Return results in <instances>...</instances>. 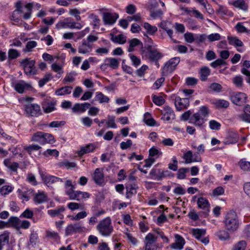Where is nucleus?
<instances>
[{
  "instance_id": "1",
  "label": "nucleus",
  "mask_w": 250,
  "mask_h": 250,
  "mask_svg": "<svg viewBox=\"0 0 250 250\" xmlns=\"http://www.w3.org/2000/svg\"><path fill=\"white\" fill-rule=\"evenodd\" d=\"M209 109L207 106L200 107L197 112L193 114L189 119V123L196 126L202 127L207 121Z\"/></svg>"
},
{
  "instance_id": "2",
  "label": "nucleus",
  "mask_w": 250,
  "mask_h": 250,
  "mask_svg": "<svg viewBox=\"0 0 250 250\" xmlns=\"http://www.w3.org/2000/svg\"><path fill=\"white\" fill-rule=\"evenodd\" d=\"M30 140L32 142L38 143L41 145L52 144L55 142L54 138L52 134L41 131L34 133Z\"/></svg>"
},
{
  "instance_id": "3",
  "label": "nucleus",
  "mask_w": 250,
  "mask_h": 250,
  "mask_svg": "<svg viewBox=\"0 0 250 250\" xmlns=\"http://www.w3.org/2000/svg\"><path fill=\"white\" fill-rule=\"evenodd\" d=\"M97 229L102 236H110L113 231L111 219L106 217L101 220L97 225Z\"/></svg>"
},
{
  "instance_id": "4",
  "label": "nucleus",
  "mask_w": 250,
  "mask_h": 250,
  "mask_svg": "<svg viewBox=\"0 0 250 250\" xmlns=\"http://www.w3.org/2000/svg\"><path fill=\"white\" fill-rule=\"evenodd\" d=\"M224 223L226 228L229 231H234L238 228V221L236 213L234 211L228 212L225 217Z\"/></svg>"
},
{
  "instance_id": "5",
  "label": "nucleus",
  "mask_w": 250,
  "mask_h": 250,
  "mask_svg": "<svg viewBox=\"0 0 250 250\" xmlns=\"http://www.w3.org/2000/svg\"><path fill=\"white\" fill-rule=\"evenodd\" d=\"M21 65L23 67L24 73L31 76L37 73V70L35 66V61L30 58H26L21 62Z\"/></svg>"
},
{
  "instance_id": "6",
  "label": "nucleus",
  "mask_w": 250,
  "mask_h": 250,
  "mask_svg": "<svg viewBox=\"0 0 250 250\" xmlns=\"http://www.w3.org/2000/svg\"><path fill=\"white\" fill-rule=\"evenodd\" d=\"M180 61V59L178 57H175L170 59L162 68L163 75L167 76L171 73L175 69Z\"/></svg>"
},
{
  "instance_id": "7",
  "label": "nucleus",
  "mask_w": 250,
  "mask_h": 250,
  "mask_svg": "<svg viewBox=\"0 0 250 250\" xmlns=\"http://www.w3.org/2000/svg\"><path fill=\"white\" fill-rule=\"evenodd\" d=\"M247 100V95L243 92H234L231 96V102L237 105L241 106L243 105L246 103Z\"/></svg>"
},
{
  "instance_id": "8",
  "label": "nucleus",
  "mask_w": 250,
  "mask_h": 250,
  "mask_svg": "<svg viewBox=\"0 0 250 250\" xmlns=\"http://www.w3.org/2000/svg\"><path fill=\"white\" fill-rule=\"evenodd\" d=\"M25 113L28 115L37 117L41 114L40 106L36 104H28L24 106Z\"/></svg>"
},
{
  "instance_id": "9",
  "label": "nucleus",
  "mask_w": 250,
  "mask_h": 250,
  "mask_svg": "<svg viewBox=\"0 0 250 250\" xmlns=\"http://www.w3.org/2000/svg\"><path fill=\"white\" fill-rule=\"evenodd\" d=\"M92 180L94 183L99 186H102L104 183V175L103 169L97 168L92 175Z\"/></svg>"
},
{
  "instance_id": "10",
  "label": "nucleus",
  "mask_w": 250,
  "mask_h": 250,
  "mask_svg": "<svg viewBox=\"0 0 250 250\" xmlns=\"http://www.w3.org/2000/svg\"><path fill=\"white\" fill-rule=\"evenodd\" d=\"M12 86L19 93H23L25 90L32 88L31 85L23 80H20L12 83Z\"/></svg>"
},
{
  "instance_id": "11",
  "label": "nucleus",
  "mask_w": 250,
  "mask_h": 250,
  "mask_svg": "<svg viewBox=\"0 0 250 250\" xmlns=\"http://www.w3.org/2000/svg\"><path fill=\"white\" fill-rule=\"evenodd\" d=\"M183 158L185 160V164H188L193 162H201L202 158L197 154H193L191 150H188L184 153Z\"/></svg>"
},
{
  "instance_id": "12",
  "label": "nucleus",
  "mask_w": 250,
  "mask_h": 250,
  "mask_svg": "<svg viewBox=\"0 0 250 250\" xmlns=\"http://www.w3.org/2000/svg\"><path fill=\"white\" fill-rule=\"evenodd\" d=\"M41 177L44 183L47 186L50 187L51 185L57 182L62 183V180L59 177L52 175H45L42 172H40Z\"/></svg>"
},
{
  "instance_id": "13",
  "label": "nucleus",
  "mask_w": 250,
  "mask_h": 250,
  "mask_svg": "<svg viewBox=\"0 0 250 250\" xmlns=\"http://www.w3.org/2000/svg\"><path fill=\"white\" fill-rule=\"evenodd\" d=\"M189 105V100L188 98H181L177 96L175 99V105L177 110L180 111L185 109Z\"/></svg>"
},
{
  "instance_id": "14",
  "label": "nucleus",
  "mask_w": 250,
  "mask_h": 250,
  "mask_svg": "<svg viewBox=\"0 0 250 250\" xmlns=\"http://www.w3.org/2000/svg\"><path fill=\"white\" fill-rule=\"evenodd\" d=\"M163 116L162 119L167 121L173 120L175 118V115L173 110L168 106H165L162 111Z\"/></svg>"
},
{
  "instance_id": "15",
  "label": "nucleus",
  "mask_w": 250,
  "mask_h": 250,
  "mask_svg": "<svg viewBox=\"0 0 250 250\" xmlns=\"http://www.w3.org/2000/svg\"><path fill=\"white\" fill-rule=\"evenodd\" d=\"M93 48V44L87 42L86 40H83L82 43L78 46V52L82 54L90 53Z\"/></svg>"
},
{
  "instance_id": "16",
  "label": "nucleus",
  "mask_w": 250,
  "mask_h": 250,
  "mask_svg": "<svg viewBox=\"0 0 250 250\" xmlns=\"http://www.w3.org/2000/svg\"><path fill=\"white\" fill-rule=\"evenodd\" d=\"M103 21L105 24H112L115 22L118 18V15L116 13H104L103 16Z\"/></svg>"
},
{
  "instance_id": "17",
  "label": "nucleus",
  "mask_w": 250,
  "mask_h": 250,
  "mask_svg": "<svg viewBox=\"0 0 250 250\" xmlns=\"http://www.w3.org/2000/svg\"><path fill=\"white\" fill-rule=\"evenodd\" d=\"M146 55L148 59L152 61H157L162 57V54L156 49L148 47Z\"/></svg>"
},
{
  "instance_id": "18",
  "label": "nucleus",
  "mask_w": 250,
  "mask_h": 250,
  "mask_svg": "<svg viewBox=\"0 0 250 250\" xmlns=\"http://www.w3.org/2000/svg\"><path fill=\"white\" fill-rule=\"evenodd\" d=\"M138 186L135 184H129L126 185L125 197L127 199L131 198L133 195L137 193Z\"/></svg>"
},
{
  "instance_id": "19",
  "label": "nucleus",
  "mask_w": 250,
  "mask_h": 250,
  "mask_svg": "<svg viewBox=\"0 0 250 250\" xmlns=\"http://www.w3.org/2000/svg\"><path fill=\"white\" fill-rule=\"evenodd\" d=\"M90 106V104L88 103H84L83 104H75L72 108V110L74 113L85 112L87 109Z\"/></svg>"
},
{
  "instance_id": "20",
  "label": "nucleus",
  "mask_w": 250,
  "mask_h": 250,
  "mask_svg": "<svg viewBox=\"0 0 250 250\" xmlns=\"http://www.w3.org/2000/svg\"><path fill=\"white\" fill-rule=\"evenodd\" d=\"M146 243L145 244V250H152L151 247L153 244L156 242L157 237L151 233H148L145 237Z\"/></svg>"
},
{
  "instance_id": "21",
  "label": "nucleus",
  "mask_w": 250,
  "mask_h": 250,
  "mask_svg": "<svg viewBox=\"0 0 250 250\" xmlns=\"http://www.w3.org/2000/svg\"><path fill=\"white\" fill-rule=\"evenodd\" d=\"M73 21H71L70 18H67L63 21L58 22L56 24V27L59 29L62 28H70L73 29L74 26H72Z\"/></svg>"
},
{
  "instance_id": "22",
  "label": "nucleus",
  "mask_w": 250,
  "mask_h": 250,
  "mask_svg": "<svg viewBox=\"0 0 250 250\" xmlns=\"http://www.w3.org/2000/svg\"><path fill=\"white\" fill-rule=\"evenodd\" d=\"M96 146L94 144H89L85 146H82L80 150L78 151V154L79 156L93 151Z\"/></svg>"
},
{
  "instance_id": "23",
  "label": "nucleus",
  "mask_w": 250,
  "mask_h": 250,
  "mask_svg": "<svg viewBox=\"0 0 250 250\" xmlns=\"http://www.w3.org/2000/svg\"><path fill=\"white\" fill-rule=\"evenodd\" d=\"M229 4L234 6L236 8H239L244 11H247L248 8V5L246 3L245 0H236L229 1Z\"/></svg>"
},
{
  "instance_id": "24",
  "label": "nucleus",
  "mask_w": 250,
  "mask_h": 250,
  "mask_svg": "<svg viewBox=\"0 0 250 250\" xmlns=\"http://www.w3.org/2000/svg\"><path fill=\"white\" fill-rule=\"evenodd\" d=\"M47 199V194L43 191H39L36 193L34 197V202L37 204H42L45 202Z\"/></svg>"
},
{
  "instance_id": "25",
  "label": "nucleus",
  "mask_w": 250,
  "mask_h": 250,
  "mask_svg": "<svg viewBox=\"0 0 250 250\" xmlns=\"http://www.w3.org/2000/svg\"><path fill=\"white\" fill-rule=\"evenodd\" d=\"M198 207L201 209H204L205 211H209V204L208 200L204 197H200L197 200Z\"/></svg>"
},
{
  "instance_id": "26",
  "label": "nucleus",
  "mask_w": 250,
  "mask_h": 250,
  "mask_svg": "<svg viewBox=\"0 0 250 250\" xmlns=\"http://www.w3.org/2000/svg\"><path fill=\"white\" fill-rule=\"evenodd\" d=\"M42 107L45 113H50L56 109L55 103L52 102L44 101L42 104Z\"/></svg>"
},
{
  "instance_id": "27",
  "label": "nucleus",
  "mask_w": 250,
  "mask_h": 250,
  "mask_svg": "<svg viewBox=\"0 0 250 250\" xmlns=\"http://www.w3.org/2000/svg\"><path fill=\"white\" fill-rule=\"evenodd\" d=\"M10 233L5 231L0 235V250H2L3 246L9 243Z\"/></svg>"
},
{
  "instance_id": "28",
  "label": "nucleus",
  "mask_w": 250,
  "mask_h": 250,
  "mask_svg": "<svg viewBox=\"0 0 250 250\" xmlns=\"http://www.w3.org/2000/svg\"><path fill=\"white\" fill-rule=\"evenodd\" d=\"M212 104L218 108H227L229 104V102L224 99H216Z\"/></svg>"
},
{
  "instance_id": "29",
  "label": "nucleus",
  "mask_w": 250,
  "mask_h": 250,
  "mask_svg": "<svg viewBox=\"0 0 250 250\" xmlns=\"http://www.w3.org/2000/svg\"><path fill=\"white\" fill-rule=\"evenodd\" d=\"M200 79L202 81H205L207 80L208 77L210 75V70L207 66H204L200 69L199 71Z\"/></svg>"
},
{
  "instance_id": "30",
  "label": "nucleus",
  "mask_w": 250,
  "mask_h": 250,
  "mask_svg": "<svg viewBox=\"0 0 250 250\" xmlns=\"http://www.w3.org/2000/svg\"><path fill=\"white\" fill-rule=\"evenodd\" d=\"M215 235L221 241H226L229 239L230 236L228 232L225 230H220L215 233Z\"/></svg>"
},
{
  "instance_id": "31",
  "label": "nucleus",
  "mask_w": 250,
  "mask_h": 250,
  "mask_svg": "<svg viewBox=\"0 0 250 250\" xmlns=\"http://www.w3.org/2000/svg\"><path fill=\"white\" fill-rule=\"evenodd\" d=\"M76 193L73 200H76L78 201H83V199L88 198L90 197L89 193L87 192L77 190L76 191Z\"/></svg>"
},
{
  "instance_id": "32",
  "label": "nucleus",
  "mask_w": 250,
  "mask_h": 250,
  "mask_svg": "<svg viewBox=\"0 0 250 250\" xmlns=\"http://www.w3.org/2000/svg\"><path fill=\"white\" fill-rule=\"evenodd\" d=\"M72 87L67 86L61 87L55 91V94L57 96H62L65 94H69L71 92Z\"/></svg>"
},
{
  "instance_id": "33",
  "label": "nucleus",
  "mask_w": 250,
  "mask_h": 250,
  "mask_svg": "<svg viewBox=\"0 0 250 250\" xmlns=\"http://www.w3.org/2000/svg\"><path fill=\"white\" fill-rule=\"evenodd\" d=\"M239 139L238 135L235 132H230L226 141V144H231L236 143Z\"/></svg>"
},
{
  "instance_id": "34",
  "label": "nucleus",
  "mask_w": 250,
  "mask_h": 250,
  "mask_svg": "<svg viewBox=\"0 0 250 250\" xmlns=\"http://www.w3.org/2000/svg\"><path fill=\"white\" fill-rule=\"evenodd\" d=\"M95 99L99 101L100 104L108 103L109 101V98L101 92H96Z\"/></svg>"
},
{
  "instance_id": "35",
  "label": "nucleus",
  "mask_w": 250,
  "mask_h": 250,
  "mask_svg": "<svg viewBox=\"0 0 250 250\" xmlns=\"http://www.w3.org/2000/svg\"><path fill=\"white\" fill-rule=\"evenodd\" d=\"M89 19L91 21V23L93 26L94 28L99 27L100 25L101 20L98 16L91 14L89 16Z\"/></svg>"
},
{
  "instance_id": "36",
  "label": "nucleus",
  "mask_w": 250,
  "mask_h": 250,
  "mask_svg": "<svg viewBox=\"0 0 250 250\" xmlns=\"http://www.w3.org/2000/svg\"><path fill=\"white\" fill-rule=\"evenodd\" d=\"M206 232V229H193L192 230V234L198 240H200L202 236L205 235Z\"/></svg>"
},
{
  "instance_id": "37",
  "label": "nucleus",
  "mask_w": 250,
  "mask_h": 250,
  "mask_svg": "<svg viewBox=\"0 0 250 250\" xmlns=\"http://www.w3.org/2000/svg\"><path fill=\"white\" fill-rule=\"evenodd\" d=\"M228 40L229 44L237 46H242L243 45V42L236 37H228Z\"/></svg>"
},
{
  "instance_id": "38",
  "label": "nucleus",
  "mask_w": 250,
  "mask_h": 250,
  "mask_svg": "<svg viewBox=\"0 0 250 250\" xmlns=\"http://www.w3.org/2000/svg\"><path fill=\"white\" fill-rule=\"evenodd\" d=\"M108 66L112 69H116L119 65V61L114 58H109L105 60Z\"/></svg>"
},
{
  "instance_id": "39",
  "label": "nucleus",
  "mask_w": 250,
  "mask_h": 250,
  "mask_svg": "<svg viewBox=\"0 0 250 250\" xmlns=\"http://www.w3.org/2000/svg\"><path fill=\"white\" fill-rule=\"evenodd\" d=\"M144 121L145 123L149 126H154L156 125L155 121L151 117V115L148 113H146L144 115Z\"/></svg>"
},
{
  "instance_id": "40",
  "label": "nucleus",
  "mask_w": 250,
  "mask_h": 250,
  "mask_svg": "<svg viewBox=\"0 0 250 250\" xmlns=\"http://www.w3.org/2000/svg\"><path fill=\"white\" fill-rule=\"evenodd\" d=\"M144 27L146 30L147 33L149 35H152L157 31V27L155 26H152L148 22H145Z\"/></svg>"
},
{
  "instance_id": "41",
  "label": "nucleus",
  "mask_w": 250,
  "mask_h": 250,
  "mask_svg": "<svg viewBox=\"0 0 250 250\" xmlns=\"http://www.w3.org/2000/svg\"><path fill=\"white\" fill-rule=\"evenodd\" d=\"M126 37L123 35L120 34L115 36L112 37L111 38L112 41L115 43L119 44H124L126 42Z\"/></svg>"
},
{
  "instance_id": "42",
  "label": "nucleus",
  "mask_w": 250,
  "mask_h": 250,
  "mask_svg": "<svg viewBox=\"0 0 250 250\" xmlns=\"http://www.w3.org/2000/svg\"><path fill=\"white\" fill-rule=\"evenodd\" d=\"M20 219L17 217H11L8 219V222L10 227H13L17 229H19V226Z\"/></svg>"
},
{
  "instance_id": "43",
  "label": "nucleus",
  "mask_w": 250,
  "mask_h": 250,
  "mask_svg": "<svg viewBox=\"0 0 250 250\" xmlns=\"http://www.w3.org/2000/svg\"><path fill=\"white\" fill-rule=\"evenodd\" d=\"M128 43L129 45L128 48V51L131 52L134 51V47L139 45L141 43V42L139 40L135 38L129 41Z\"/></svg>"
},
{
  "instance_id": "44",
  "label": "nucleus",
  "mask_w": 250,
  "mask_h": 250,
  "mask_svg": "<svg viewBox=\"0 0 250 250\" xmlns=\"http://www.w3.org/2000/svg\"><path fill=\"white\" fill-rule=\"evenodd\" d=\"M239 165L241 169L244 171H248L250 169V162L242 159L239 162Z\"/></svg>"
},
{
  "instance_id": "45",
  "label": "nucleus",
  "mask_w": 250,
  "mask_h": 250,
  "mask_svg": "<svg viewBox=\"0 0 250 250\" xmlns=\"http://www.w3.org/2000/svg\"><path fill=\"white\" fill-rule=\"evenodd\" d=\"M232 82L234 85L238 88H241L243 86V79L241 76H235L233 78Z\"/></svg>"
},
{
  "instance_id": "46",
  "label": "nucleus",
  "mask_w": 250,
  "mask_h": 250,
  "mask_svg": "<svg viewBox=\"0 0 250 250\" xmlns=\"http://www.w3.org/2000/svg\"><path fill=\"white\" fill-rule=\"evenodd\" d=\"M87 215V213L85 211H82L78 213L75 216H70L71 220L78 221L81 219L86 217Z\"/></svg>"
},
{
  "instance_id": "47",
  "label": "nucleus",
  "mask_w": 250,
  "mask_h": 250,
  "mask_svg": "<svg viewBox=\"0 0 250 250\" xmlns=\"http://www.w3.org/2000/svg\"><path fill=\"white\" fill-rule=\"evenodd\" d=\"M45 232L46 237L47 238L56 240L60 239V236L59 234L55 231L47 230H46Z\"/></svg>"
},
{
  "instance_id": "48",
  "label": "nucleus",
  "mask_w": 250,
  "mask_h": 250,
  "mask_svg": "<svg viewBox=\"0 0 250 250\" xmlns=\"http://www.w3.org/2000/svg\"><path fill=\"white\" fill-rule=\"evenodd\" d=\"M153 103L158 106L163 105L165 103V99L161 96L154 95L152 97Z\"/></svg>"
},
{
  "instance_id": "49",
  "label": "nucleus",
  "mask_w": 250,
  "mask_h": 250,
  "mask_svg": "<svg viewBox=\"0 0 250 250\" xmlns=\"http://www.w3.org/2000/svg\"><path fill=\"white\" fill-rule=\"evenodd\" d=\"M77 75L75 72H71L66 74L63 81L64 83H72L75 80L74 77Z\"/></svg>"
},
{
  "instance_id": "50",
  "label": "nucleus",
  "mask_w": 250,
  "mask_h": 250,
  "mask_svg": "<svg viewBox=\"0 0 250 250\" xmlns=\"http://www.w3.org/2000/svg\"><path fill=\"white\" fill-rule=\"evenodd\" d=\"M37 45V42L34 41L28 42L26 43L25 48L23 49V51L25 52H30L31 51L32 49L35 47Z\"/></svg>"
},
{
  "instance_id": "51",
  "label": "nucleus",
  "mask_w": 250,
  "mask_h": 250,
  "mask_svg": "<svg viewBox=\"0 0 250 250\" xmlns=\"http://www.w3.org/2000/svg\"><path fill=\"white\" fill-rule=\"evenodd\" d=\"M188 171V168H181L178 170L177 177L179 179H184L186 177V174Z\"/></svg>"
},
{
  "instance_id": "52",
  "label": "nucleus",
  "mask_w": 250,
  "mask_h": 250,
  "mask_svg": "<svg viewBox=\"0 0 250 250\" xmlns=\"http://www.w3.org/2000/svg\"><path fill=\"white\" fill-rule=\"evenodd\" d=\"M9 59H15L20 56V53L16 49H10L8 52Z\"/></svg>"
},
{
  "instance_id": "53",
  "label": "nucleus",
  "mask_w": 250,
  "mask_h": 250,
  "mask_svg": "<svg viewBox=\"0 0 250 250\" xmlns=\"http://www.w3.org/2000/svg\"><path fill=\"white\" fill-rule=\"evenodd\" d=\"M52 78V75L51 74H46L44 77L39 81V85L40 87H42L45 84H46Z\"/></svg>"
},
{
  "instance_id": "54",
  "label": "nucleus",
  "mask_w": 250,
  "mask_h": 250,
  "mask_svg": "<svg viewBox=\"0 0 250 250\" xmlns=\"http://www.w3.org/2000/svg\"><path fill=\"white\" fill-rule=\"evenodd\" d=\"M209 88L213 92H220L222 90V86L219 83H213L210 85Z\"/></svg>"
},
{
  "instance_id": "55",
  "label": "nucleus",
  "mask_w": 250,
  "mask_h": 250,
  "mask_svg": "<svg viewBox=\"0 0 250 250\" xmlns=\"http://www.w3.org/2000/svg\"><path fill=\"white\" fill-rule=\"evenodd\" d=\"M39 242V237L37 233L32 231L30 236V243L33 246Z\"/></svg>"
},
{
  "instance_id": "56",
  "label": "nucleus",
  "mask_w": 250,
  "mask_h": 250,
  "mask_svg": "<svg viewBox=\"0 0 250 250\" xmlns=\"http://www.w3.org/2000/svg\"><path fill=\"white\" fill-rule=\"evenodd\" d=\"M209 126L210 129L212 130H218L220 128L221 124L219 122L213 120L209 122Z\"/></svg>"
},
{
  "instance_id": "57",
  "label": "nucleus",
  "mask_w": 250,
  "mask_h": 250,
  "mask_svg": "<svg viewBox=\"0 0 250 250\" xmlns=\"http://www.w3.org/2000/svg\"><path fill=\"white\" fill-rule=\"evenodd\" d=\"M41 148V147L37 144H33L24 146V149L29 153H31L33 150H38Z\"/></svg>"
},
{
  "instance_id": "58",
  "label": "nucleus",
  "mask_w": 250,
  "mask_h": 250,
  "mask_svg": "<svg viewBox=\"0 0 250 250\" xmlns=\"http://www.w3.org/2000/svg\"><path fill=\"white\" fill-rule=\"evenodd\" d=\"M81 122L83 125L86 127H89L92 124V120L88 117L82 118Z\"/></svg>"
},
{
  "instance_id": "59",
  "label": "nucleus",
  "mask_w": 250,
  "mask_h": 250,
  "mask_svg": "<svg viewBox=\"0 0 250 250\" xmlns=\"http://www.w3.org/2000/svg\"><path fill=\"white\" fill-rule=\"evenodd\" d=\"M80 11L76 8L71 9L69 11V15L75 17L77 21H80L81 19L80 16Z\"/></svg>"
},
{
  "instance_id": "60",
  "label": "nucleus",
  "mask_w": 250,
  "mask_h": 250,
  "mask_svg": "<svg viewBox=\"0 0 250 250\" xmlns=\"http://www.w3.org/2000/svg\"><path fill=\"white\" fill-rule=\"evenodd\" d=\"M25 7L27 9V12L24 14L23 18L25 20H28L31 17L32 4L31 3H28L25 5Z\"/></svg>"
},
{
  "instance_id": "61",
  "label": "nucleus",
  "mask_w": 250,
  "mask_h": 250,
  "mask_svg": "<svg viewBox=\"0 0 250 250\" xmlns=\"http://www.w3.org/2000/svg\"><path fill=\"white\" fill-rule=\"evenodd\" d=\"M106 125L108 127L116 128L117 125L115 123V117L113 116H108L106 122Z\"/></svg>"
},
{
  "instance_id": "62",
  "label": "nucleus",
  "mask_w": 250,
  "mask_h": 250,
  "mask_svg": "<svg viewBox=\"0 0 250 250\" xmlns=\"http://www.w3.org/2000/svg\"><path fill=\"white\" fill-rule=\"evenodd\" d=\"M13 188L12 187L8 185L3 186L0 190V192L1 195H6L12 191Z\"/></svg>"
},
{
  "instance_id": "63",
  "label": "nucleus",
  "mask_w": 250,
  "mask_h": 250,
  "mask_svg": "<svg viewBox=\"0 0 250 250\" xmlns=\"http://www.w3.org/2000/svg\"><path fill=\"white\" fill-rule=\"evenodd\" d=\"M136 7L133 4H129L125 7V11L128 14H133L136 11Z\"/></svg>"
},
{
  "instance_id": "64",
  "label": "nucleus",
  "mask_w": 250,
  "mask_h": 250,
  "mask_svg": "<svg viewBox=\"0 0 250 250\" xmlns=\"http://www.w3.org/2000/svg\"><path fill=\"white\" fill-rule=\"evenodd\" d=\"M246 247V242L244 241H241L235 245L233 250H245Z\"/></svg>"
}]
</instances>
